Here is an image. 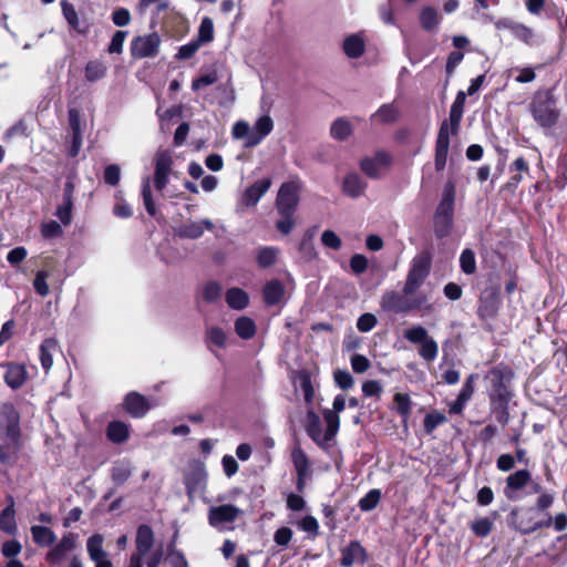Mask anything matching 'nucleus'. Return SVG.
Instances as JSON below:
<instances>
[{"label": "nucleus", "instance_id": "1", "mask_svg": "<svg viewBox=\"0 0 567 567\" xmlns=\"http://www.w3.org/2000/svg\"><path fill=\"white\" fill-rule=\"evenodd\" d=\"M465 100L466 94L463 91H458L451 105L449 120H444L440 125L434 151V167L437 173L443 172L446 166L450 136L458 134Z\"/></svg>", "mask_w": 567, "mask_h": 567}, {"label": "nucleus", "instance_id": "2", "mask_svg": "<svg viewBox=\"0 0 567 567\" xmlns=\"http://www.w3.org/2000/svg\"><path fill=\"white\" fill-rule=\"evenodd\" d=\"M420 286H403L401 292L388 291L382 296L381 307L395 315L409 313L414 310L430 309L427 297L419 290Z\"/></svg>", "mask_w": 567, "mask_h": 567}, {"label": "nucleus", "instance_id": "3", "mask_svg": "<svg viewBox=\"0 0 567 567\" xmlns=\"http://www.w3.org/2000/svg\"><path fill=\"white\" fill-rule=\"evenodd\" d=\"M299 190L300 184L295 181L282 183L278 190L276 209L281 219L276 221V228L282 235L290 234L296 225L295 213L299 204Z\"/></svg>", "mask_w": 567, "mask_h": 567}, {"label": "nucleus", "instance_id": "4", "mask_svg": "<svg viewBox=\"0 0 567 567\" xmlns=\"http://www.w3.org/2000/svg\"><path fill=\"white\" fill-rule=\"evenodd\" d=\"M528 109L534 121L543 128H553L559 121L560 110L553 89L537 90Z\"/></svg>", "mask_w": 567, "mask_h": 567}, {"label": "nucleus", "instance_id": "5", "mask_svg": "<svg viewBox=\"0 0 567 567\" xmlns=\"http://www.w3.org/2000/svg\"><path fill=\"white\" fill-rule=\"evenodd\" d=\"M455 186L452 182L444 185L442 197L433 214V233L437 239L449 237L454 227Z\"/></svg>", "mask_w": 567, "mask_h": 567}, {"label": "nucleus", "instance_id": "6", "mask_svg": "<svg viewBox=\"0 0 567 567\" xmlns=\"http://www.w3.org/2000/svg\"><path fill=\"white\" fill-rule=\"evenodd\" d=\"M513 378V369L504 362L498 363L487 371L485 379L489 382V404L511 402L514 395L511 390V382Z\"/></svg>", "mask_w": 567, "mask_h": 567}, {"label": "nucleus", "instance_id": "7", "mask_svg": "<svg viewBox=\"0 0 567 567\" xmlns=\"http://www.w3.org/2000/svg\"><path fill=\"white\" fill-rule=\"evenodd\" d=\"M155 539L152 528L147 525H141L136 532L134 556L143 557L147 567H158L164 557L163 546L154 547Z\"/></svg>", "mask_w": 567, "mask_h": 567}, {"label": "nucleus", "instance_id": "8", "mask_svg": "<svg viewBox=\"0 0 567 567\" xmlns=\"http://www.w3.org/2000/svg\"><path fill=\"white\" fill-rule=\"evenodd\" d=\"M546 516L547 518L544 520H536L533 507H527L525 509L513 508L508 515V522L509 526L518 530L520 534L529 535L538 529L551 526L553 517L549 513H547Z\"/></svg>", "mask_w": 567, "mask_h": 567}, {"label": "nucleus", "instance_id": "9", "mask_svg": "<svg viewBox=\"0 0 567 567\" xmlns=\"http://www.w3.org/2000/svg\"><path fill=\"white\" fill-rule=\"evenodd\" d=\"M404 338L413 343L420 344L419 354L426 362H433L439 353L437 342L429 336L427 330L417 324L404 331Z\"/></svg>", "mask_w": 567, "mask_h": 567}, {"label": "nucleus", "instance_id": "10", "mask_svg": "<svg viewBox=\"0 0 567 567\" xmlns=\"http://www.w3.org/2000/svg\"><path fill=\"white\" fill-rule=\"evenodd\" d=\"M502 306L501 286H486L480 295L477 316L483 322L496 319Z\"/></svg>", "mask_w": 567, "mask_h": 567}, {"label": "nucleus", "instance_id": "11", "mask_svg": "<svg viewBox=\"0 0 567 567\" xmlns=\"http://www.w3.org/2000/svg\"><path fill=\"white\" fill-rule=\"evenodd\" d=\"M432 267V254L423 250L411 261L405 284H422L429 276Z\"/></svg>", "mask_w": 567, "mask_h": 567}, {"label": "nucleus", "instance_id": "12", "mask_svg": "<svg viewBox=\"0 0 567 567\" xmlns=\"http://www.w3.org/2000/svg\"><path fill=\"white\" fill-rule=\"evenodd\" d=\"M495 28L498 31L508 30L515 39L525 43L528 47L535 44L534 30L524 23L517 22L512 18H502L495 22Z\"/></svg>", "mask_w": 567, "mask_h": 567}, {"label": "nucleus", "instance_id": "13", "mask_svg": "<svg viewBox=\"0 0 567 567\" xmlns=\"http://www.w3.org/2000/svg\"><path fill=\"white\" fill-rule=\"evenodd\" d=\"M207 473L202 463H196L185 473L184 484L189 498L202 495L206 487Z\"/></svg>", "mask_w": 567, "mask_h": 567}, {"label": "nucleus", "instance_id": "14", "mask_svg": "<svg viewBox=\"0 0 567 567\" xmlns=\"http://www.w3.org/2000/svg\"><path fill=\"white\" fill-rule=\"evenodd\" d=\"M392 164V155L386 151H377L372 157H364L360 162V169L370 178H379L380 169Z\"/></svg>", "mask_w": 567, "mask_h": 567}, {"label": "nucleus", "instance_id": "15", "mask_svg": "<svg viewBox=\"0 0 567 567\" xmlns=\"http://www.w3.org/2000/svg\"><path fill=\"white\" fill-rule=\"evenodd\" d=\"M291 462L297 473L296 488L302 493L306 488V480L310 474V461L306 452L300 446H296L291 451Z\"/></svg>", "mask_w": 567, "mask_h": 567}, {"label": "nucleus", "instance_id": "16", "mask_svg": "<svg viewBox=\"0 0 567 567\" xmlns=\"http://www.w3.org/2000/svg\"><path fill=\"white\" fill-rule=\"evenodd\" d=\"M241 511L233 504H224L219 506H213L208 512V522L213 527H220L224 524L234 523Z\"/></svg>", "mask_w": 567, "mask_h": 567}, {"label": "nucleus", "instance_id": "17", "mask_svg": "<svg viewBox=\"0 0 567 567\" xmlns=\"http://www.w3.org/2000/svg\"><path fill=\"white\" fill-rule=\"evenodd\" d=\"M3 380L12 390L20 389L28 380V371L23 364L17 362L0 363Z\"/></svg>", "mask_w": 567, "mask_h": 567}, {"label": "nucleus", "instance_id": "18", "mask_svg": "<svg viewBox=\"0 0 567 567\" xmlns=\"http://www.w3.org/2000/svg\"><path fill=\"white\" fill-rule=\"evenodd\" d=\"M368 559L367 549L359 540H350V543L341 549L340 565L342 567H352L354 563L364 565Z\"/></svg>", "mask_w": 567, "mask_h": 567}, {"label": "nucleus", "instance_id": "19", "mask_svg": "<svg viewBox=\"0 0 567 567\" xmlns=\"http://www.w3.org/2000/svg\"><path fill=\"white\" fill-rule=\"evenodd\" d=\"M159 42L156 33L137 37L131 45L132 55L138 59L152 56L156 53Z\"/></svg>", "mask_w": 567, "mask_h": 567}, {"label": "nucleus", "instance_id": "20", "mask_svg": "<svg viewBox=\"0 0 567 567\" xmlns=\"http://www.w3.org/2000/svg\"><path fill=\"white\" fill-rule=\"evenodd\" d=\"M172 166V156L166 151H159L155 156L154 183L157 190H162L166 186Z\"/></svg>", "mask_w": 567, "mask_h": 567}, {"label": "nucleus", "instance_id": "21", "mask_svg": "<svg viewBox=\"0 0 567 567\" xmlns=\"http://www.w3.org/2000/svg\"><path fill=\"white\" fill-rule=\"evenodd\" d=\"M274 128V121L269 115L260 116L251 128V135L245 141V147H254L261 143Z\"/></svg>", "mask_w": 567, "mask_h": 567}, {"label": "nucleus", "instance_id": "22", "mask_svg": "<svg viewBox=\"0 0 567 567\" xmlns=\"http://www.w3.org/2000/svg\"><path fill=\"white\" fill-rule=\"evenodd\" d=\"M75 547V536L73 534L64 535L61 540L47 554V560L51 565H56Z\"/></svg>", "mask_w": 567, "mask_h": 567}, {"label": "nucleus", "instance_id": "23", "mask_svg": "<svg viewBox=\"0 0 567 567\" xmlns=\"http://www.w3.org/2000/svg\"><path fill=\"white\" fill-rule=\"evenodd\" d=\"M152 404L138 392H130L124 400L126 412L133 417H142L151 409Z\"/></svg>", "mask_w": 567, "mask_h": 567}, {"label": "nucleus", "instance_id": "24", "mask_svg": "<svg viewBox=\"0 0 567 567\" xmlns=\"http://www.w3.org/2000/svg\"><path fill=\"white\" fill-rule=\"evenodd\" d=\"M305 430L308 436L321 449L327 447V441L323 440L322 425L319 415L312 410H308L306 414Z\"/></svg>", "mask_w": 567, "mask_h": 567}, {"label": "nucleus", "instance_id": "25", "mask_svg": "<svg viewBox=\"0 0 567 567\" xmlns=\"http://www.w3.org/2000/svg\"><path fill=\"white\" fill-rule=\"evenodd\" d=\"M270 186V178H262L256 181L245 189L243 195V202L245 203L246 206H255L259 202V199L267 193Z\"/></svg>", "mask_w": 567, "mask_h": 567}, {"label": "nucleus", "instance_id": "26", "mask_svg": "<svg viewBox=\"0 0 567 567\" xmlns=\"http://www.w3.org/2000/svg\"><path fill=\"white\" fill-rule=\"evenodd\" d=\"M532 482V474L528 470H518L509 474L505 480L504 493L507 498H513L512 492L524 488Z\"/></svg>", "mask_w": 567, "mask_h": 567}, {"label": "nucleus", "instance_id": "27", "mask_svg": "<svg viewBox=\"0 0 567 567\" xmlns=\"http://www.w3.org/2000/svg\"><path fill=\"white\" fill-rule=\"evenodd\" d=\"M367 186L358 173H349L344 176L341 188L344 195L358 198L364 194Z\"/></svg>", "mask_w": 567, "mask_h": 567}, {"label": "nucleus", "instance_id": "28", "mask_svg": "<svg viewBox=\"0 0 567 567\" xmlns=\"http://www.w3.org/2000/svg\"><path fill=\"white\" fill-rule=\"evenodd\" d=\"M59 349L58 341L53 338L45 339L40 346V361L45 372H49L53 364V353Z\"/></svg>", "mask_w": 567, "mask_h": 567}, {"label": "nucleus", "instance_id": "29", "mask_svg": "<svg viewBox=\"0 0 567 567\" xmlns=\"http://www.w3.org/2000/svg\"><path fill=\"white\" fill-rule=\"evenodd\" d=\"M395 412L401 416L402 423L406 426L412 413V401L408 393H395L393 395Z\"/></svg>", "mask_w": 567, "mask_h": 567}, {"label": "nucleus", "instance_id": "30", "mask_svg": "<svg viewBox=\"0 0 567 567\" xmlns=\"http://www.w3.org/2000/svg\"><path fill=\"white\" fill-rule=\"evenodd\" d=\"M234 329L236 334L243 340L252 339L257 332L255 321L247 316L237 318L234 323Z\"/></svg>", "mask_w": 567, "mask_h": 567}, {"label": "nucleus", "instance_id": "31", "mask_svg": "<svg viewBox=\"0 0 567 567\" xmlns=\"http://www.w3.org/2000/svg\"><path fill=\"white\" fill-rule=\"evenodd\" d=\"M14 502L9 497V505L0 513V529L7 534L13 535L17 532V524L14 518Z\"/></svg>", "mask_w": 567, "mask_h": 567}, {"label": "nucleus", "instance_id": "32", "mask_svg": "<svg viewBox=\"0 0 567 567\" xmlns=\"http://www.w3.org/2000/svg\"><path fill=\"white\" fill-rule=\"evenodd\" d=\"M226 302L229 308L235 310H243L249 303V296L243 289L234 286L226 292Z\"/></svg>", "mask_w": 567, "mask_h": 567}, {"label": "nucleus", "instance_id": "33", "mask_svg": "<svg viewBox=\"0 0 567 567\" xmlns=\"http://www.w3.org/2000/svg\"><path fill=\"white\" fill-rule=\"evenodd\" d=\"M365 50L364 40L358 34H351L343 41V51L347 56L358 59L363 55Z\"/></svg>", "mask_w": 567, "mask_h": 567}, {"label": "nucleus", "instance_id": "34", "mask_svg": "<svg viewBox=\"0 0 567 567\" xmlns=\"http://www.w3.org/2000/svg\"><path fill=\"white\" fill-rule=\"evenodd\" d=\"M106 435L113 443L121 444L128 439L130 427L122 421H113L107 425Z\"/></svg>", "mask_w": 567, "mask_h": 567}, {"label": "nucleus", "instance_id": "35", "mask_svg": "<svg viewBox=\"0 0 567 567\" xmlns=\"http://www.w3.org/2000/svg\"><path fill=\"white\" fill-rule=\"evenodd\" d=\"M214 227L210 220H204L203 223L190 221L188 224L179 225V237H186L196 239L200 237L204 229H212Z\"/></svg>", "mask_w": 567, "mask_h": 567}, {"label": "nucleus", "instance_id": "36", "mask_svg": "<svg viewBox=\"0 0 567 567\" xmlns=\"http://www.w3.org/2000/svg\"><path fill=\"white\" fill-rule=\"evenodd\" d=\"M420 25L424 31H433L441 22L439 12L431 6L423 7L420 12Z\"/></svg>", "mask_w": 567, "mask_h": 567}, {"label": "nucleus", "instance_id": "37", "mask_svg": "<svg viewBox=\"0 0 567 567\" xmlns=\"http://www.w3.org/2000/svg\"><path fill=\"white\" fill-rule=\"evenodd\" d=\"M104 537L101 534L92 535L86 542V550L92 561L107 557L103 549Z\"/></svg>", "mask_w": 567, "mask_h": 567}, {"label": "nucleus", "instance_id": "38", "mask_svg": "<svg viewBox=\"0 0 567 567\" xmlns=\"http://www.w3.org/2000/svg\"><path fill=\"white\" fill-rule=\"evenodd\" d=\"M132 475V465L128 461H118L111 471L112 481L116 485L124 484Z\"/></svg>", "mask_w": 567, "mask_h": 567}, {"label": "nucleus", "instance_id": "39", "mask_svg": "<svg viewBox=\"0 0 567 567\" xmlns=\"http://www.w3.org/2000/svg\"><path fill=\"white\" fill-rule=\"evenodd\" d=\"M31 534L34 543L43 547L52 545L56 539L55 534L50 528L44 526H32Z\"/></svg>", "mask_w": 567, "mask_h": 567}, {"label": "nucleus", "instance_id": "40", "mask_svg": "<svg viewBox=\"0 0 567 567\" xmlns=\"http://www.w3.org/2000/svg\"><path fill=\"white\" fill-rule=\"evenodd\" d=\"M323 419L327 423V429L323 433V440L328 442L332 441L337 435L340 427V417L336 412H330V410L323 411Z\"/></svg>", "mask_w": 567, "mask_h": 567}, {"label": "nucleus", "instance_id": "41", "mask_svg": "<svg viewBox=\"0 0 567 567\" xmlns=\"http://www.w3.org/2000/svg\"><path fill=\"white\" fill-rule=\"evenodd\" d=\"M494 528V522L489 517H481L470 524L471 532L480 538L487 537Z\"/></svg>", "mask_w": 567, "mask_h": 567}, {"label": "nucleus", "instance_id": "42", "mask_svg": "<svg viewBox=\"0 0 567 567\" xmlns=\"http://www.w3.org/2000/svg\"><path fill=\"white\" fill-rule=\"evenodd\" d=\"M381 497V489L372 488L362 498L359 499L358 506L362 512H371L378 506Z\"/></svg>", "mask_w": 567, "mask_h": 567}, {"label": "nucleus", "instance_id": "43", "mask_svg": "<svg viewBox=\"0 0 567 567\" xmlns=\"http://www.w3.org/2000/svg\"><path fill=\"white\" fill-rule=\"evenodd\" d=\"M447 422V417L440 411H432L427 413L423 420V430L426 434H432L435 429Z\"/></svg>", "mask_w": 567, "mask_h": 567}, {"label": "nucleus", "instance_id": "44", "mask_svg": "<svg viewBox=\"0 0 567 567\" xmlns=\"http://www.w3.org/2000/svg\"><path fill=\"white\" fill-rule=\"evenodd\" d=\"M330 133L333 138L344 141L351 135L352 127L349 121L340 117L332 123Z\"/></svg>", "mask_w": 567, "mask_h": 567}, {"label": "nucleus", "instance_id": "45", "mask_svg": "<svg viewBox=\"0 0 567 567\" xmlns=\"http://www.w3.org/2000/svg\"><path fill=\"white\" fill-rule=\"evenodd\" d=\"M279 250L275 247H262L257 252V262L261 268H268L276 264Z\"/></svg>", "mask_w": 567, "mask_h": 567}, {"label": "nucleus", "instance_id": "46", "mask_svg": "<svg viewBox=\"0 0 567 567\" xmlns=\"http://www.w3.org/2000/svg\"><path fill=\"white\" fill-rule=\"evenodd\" d=\"M285 286H264L262 297L267 306L278 305L285 296Z\"/></svg>", "mask_w": 567, "mask_h": 567}, {"label": "nucleus", "instance_id": "47", "mask_svg": "<svg viewBox=\"0 0 567 567\" xmlns=\"http://www.w3.org/2000/svg\"><path fill=\"white\" fill-rule=\"evenodd\" d=\"M202 44L214 40V22L209 17H204L198 28L197 38Z\"/></svg>", "mask_w": 567, "mask_h": 567}, {"label": "nucleus", "instance_id": "48", "mask_svg": "<svg viewBox=\"0 0 567 567\" xmlns=\"http://www.w3.org/2000/svg\"><path fill=\"white\" fill-rule=\"evenodd\" d=\"M489 409L501 425L506 426L509 423V402L492 403Z\"/></svg>", "mask_w": 567, "mask_h": 567}, {"label": "nucleus", "instance_id": "49", "mask_svg": "<svg viewBox=\"0 0 567 567\" xmlns=\"http://www.w3.org/2000/svg\"><path fill=\"white\" fill-rule=\"evenodd\" d=\"M106 74V66L99 61H90L85 66V79L95 82L103 79Z\"/></svg>", "mask_w": 567, "mask_h": 567}, {"label": "nucleus", "instance_id": "50", "mask_svg": "<svg viewBox=\"0 0 567 567\" xmlns=\"http://www.w3.org/2000/svg\"><path fill=\"white\" fill-rule=\"evenodd\" d=\"M300 388L303 392L306 403H312L315 398V389L311 381V375L308 371L302 370L299 372Z\"/></svg>", "mask_w": 567, "mask_h": 567}, {"label": "nucleus", "instance_id": "51", "mask_svg": "<svg viewBox=\"0 0 567 567\" xmlns=\"http://www.w3.org/2000/svg\"><path fill=\"white\" fill-rule=\"evenodd\" d=\"M460 266L463 272L472 275L476 271L475 254L472 249L465 248L460 256Z\"/></svg>", "mask_w": 567, "mask_h": 567}, {"label": "nucleus", "instance_id": "52", "mask_svg": "<svg viewBox=\"0 0 567 567\" xmlns=\"http://www.w3.org/2000/svg\"><path fill=\"white\" fill-rule=\"evenodd\" d=\"M313 237H315V230L307 229L302 236L300 244H299V251L308 259H311L316 256V250H315V246H313Z\"/></svg>", "mask_w": 567, "mask_h": 567}, {"label": "nucleus", "instance_id": "53", "mask_svg": "<svg viewBox=\"0 0 567 567\" xmlns=\"http://www.w3.org/2000/svg\"><path fill=\"white\" fill-rule=\"evenodd\" d=\"M157 114L159 117L161 130L163 132L171 131L172 125L174 124V120L177 116V109L175 106L168 107L165 111H162V107H157Z\"/></svg>", "mask_w": 567, "mask_h": 567}, {"label": "nucleus", "instance_id": "54", "mask_svg": "<svg viewBox=\"0 0 567 567\" xmlns=\"http://www.w3.org/2000/svg\"><path fill=\"white\" fill-rule=\"evenodd\" d=\"M62 11L63 16L66 19L68 23L76 31L84 32V29L81 28L78 13L73 4L63 1L62 2Z\"/></svg>", "mask_w": 567, "mask_h": 567}, {"label": "nucleus", "instance_id": "55", "mask_svg": "<svg viewBox=\"0 0 567 567\" xmlns=\"http://www.w3.org/2000/svg\"><path fill=\"white\" fill-rule=\"evenodd\" d=\"M72 208H73V199L63 198L62 203L58 206L55 215L61 220V223L65 226L70 225L72 221Z\"/></svg>", "mask_w": 567, "mask_h": 567}, {"label": "nucleus", "instance_id": "56", "mask_svg": "<svg viewBox=\"0 0 567 567\" xmlns=\"http://www.w3.org/2000/svg\"><path fill=\"white\" fill-rule=\"evenodd\" d=\"M553 343L556 346V350L554 352L556 365L564 372L567 370V342L561 341L559 343L555 340Z\"/></svg>", "mask_w": 567, "mask_h": 567}, {"label": "nucleus", "instance_id": "57", "mask_svg": "<svg viewBox=\"0 0 567 567\" xmlns=\"http://www.w3.org/2000/svg\"><path fill=\"white\" fill-rule=\"evenodd\" d=\"M218 81V73L216 70H212L208 73L202 74L193 80L192 89L198 91L205 86L215 84Z\"/></svg>", "mask_w": 567, "mask_h": 567}, {"label": "nucleus", "instance_id": "58", "mask_svg": "<svg viewBox=\"0 0 567 567\" xmlns=\"http://www.w3.org/2000/svg\"><path fill=\"white\" fill-rule=\"evenodd\" d=\"M142 196H143L144 205H145V208H146L147 213L151 216H154L156 214V207H155V204H154V202L152 199L151 179H150V177H145L144 181H143Z\"/></svg>", "mask_w": 567, "mask_h": 567}, {"label": "nucleus", "instance_id": "59", "mask_svg": "<svg viewBox=\"0 0 567 567\" xmlns=\"http://www.w3.org/2000/svg\"><path fill=\"white\" fill-rule=\"evenodd\" d=\"M298 527L307 532L311 537H316L319 534V523L316 517L307 515L298 522Z\"/></svg>", "mask_w": 567, "mask_h": 567}, {"label": "nucleus", "instance_id": "60", "mask_svg": "<svg viewBox=\"0 0 567 567\" xmlns=\"http://www.w3.org/2000/svg\"><path fill=\"white\" fill-rule=\"evenodd\" d=\"M207 340L218 348H225L227 336L220 327H212L207 332Z\"/></svg>", "mask_w": 567, "mask_h": 567}, {"label": "nucleus", "instance_id": "61", "mask_svg": "<svg viewBox=\"0 0 567 567\" xmlns=\"http://www.w3.org/2000/svg\"><path fill=\"white\" fill-rule=\"evenodd\" d=\"M336 384L342 390H349L353 386L354 380L348 370H337L333 373Z\"/></svg>", "mask_w": 567, "mask_h": 567}, {"label": "nucleus", "instance_id": "62", "mask_svg": "<svg viewBox=\"0 0 567 567\" xmlns=\"http://www.w3.org/2000/svg\"><path fill=\"white\" fill-rule=\"evenodd\" d=\"M378 323V319L373 313L365 312L358 318L357 328L361 332L371 331Z\"/></svg>", "mask_w": 567, "mask_h": 567}, {"label": "nucleus", "instance_id": "63", "mask_svg": "<svg viewBox=\"0 0 567 567\" xmlns=\"http://www.w3.org/2000/svg\"><path fill=\"white\" fill-rule=\"evenodd\" d=\"M375 115L382 123H393L396 121L398 112L391 104H384L378 110Z\"/></svg>", "mask_w": 567, "mask_h": 567}, {"label": "nucleus", "instance_id": "64", "mask_svg": "<svg viewBox=\"0 0 567 567\" xmlns=\"http://www.w3.org/2000/svg\"><path fill=\"white\" fill-rule=\"evenodd\" d=\"M350 268L353 274L361 275L368 269V259L364 255L354 254L350 258Z\"/></svg>", "mask_w": 567, "mask_h": 567}]
</instances>
